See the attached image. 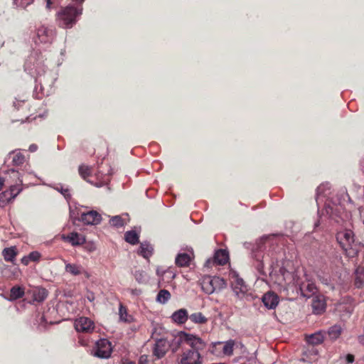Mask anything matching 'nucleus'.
<instances>
[{"label":"nucleus","mask_w":364,"mask_h":364,"mask_svg":"<svg viewBox=\"0 0 364 364\" xmlns=\"http://www.w3.org/2000/svg\"><path fill=\"white\" fill-rule=\"evenodd\" d=\"M176 343L179 346L186 343L188 348H183L181 353L178 355V364H203V358L200 351L203 350L206 343L200 337L180 331L176 338Z\"/></svg>","instance_id":"1"},{"label":"nucleus","mask_w":364,"mask_h":364,"mask_svg":"<svg viewBox=\"0 0 364 364\" xmlns=\"http://www.w3.org/2000/svg\"><path fill=\"white\" fill-rule=\"evenodd\" d=\"M336 240L349 257H355L362 247L361 243L355 240L353 232L350 229H343L338 232Z\"/></svg>","instance_id":"2"},{"label":"nucleus","mask_w":364,"mask_h":364,"mask_svg":"<svg viewBox=\"0 0 364 364\" xmlns=\"http://www.w3.org/2000/svg\"><path fill=\"white\" fill-rule=\"evenodd\" d=\"M82 13L81 9L73 6L63 8L57 14V21L63 28H71L76 23V17Z\"/></svg>","instance_id":"3"},{"label":"nucleus","mask_w":364,"mask_h":364,"mask_svg":"<svg viewBox=\"0 0 364 364\" xmlns=\"http://www.w3.org/2000/svg\"><path fill=\"white\" fill-rule=\"evenodd\" d=\"M202 290L207 294H211L226 287L225 281L219 277L204 276L200 280Z\"/></svg>","instance_id":"4"},{"label":"nucleus","mask_w":364,"mask_h":364,"mask_svg":"<svg viewBox=\"0 0 364 364\" xmlns=\"http://www.w3.org/2000/svg\"><path fill=\"white\" fill-rule=\"evenodd\" d=\"M235 345V341L232 339L225 342H214L210 345L208 351L217 357H230L233 354Z\"/></svg>","instance_id":"5"},{"label":"nucleus","mask_w":364,"mask_h":364,"mask_svg":"<svg viewBox=\"0 0 364 364\" xmlns=\"http://www.w3.org/2000/svg\"><path fill=\"white\" fill-rule=\"evenodd\" d=\"M270 245V237H264L260 239L259 242L257 245L256 249L253 251V257L256 260V264H255L257 270L261 275H265V272L264 271V259L266 258L264 254H262L264 250L267 248V245Z\"/></svg>","instance_id":"6"},{"label":"nucleus","mask_w":364,"mask_h":364,"mask_svg":"<svg viewBox=\"0 0 364 364\" xmlns=\"http://www.w3.org/2000/svg\"><path fill=\"white\" fill-rule=\"evenodd\" d=\"M54 36L55 30L53 28L41 25L37 28L33 39L36 44H50Z\"/></svg>","instance_id":"7"},{"label":"nucleus","mask_w":364,"mask_h":364,"mask_svg":"<svg viewBox=\"0 0 364 364\" xmlns=\"http://www.w3.org/2000/svg\"><path fill=\"white\" fill-rule=\"evenodd\" d=\"M112 348L111 343L105 338L96 342L95 346L92 350V355L100 358H108L112 353Z\"/></svg>","instance_id":"8"},{"label":"nucleus","mask_w":364,"mask_h":364,"mask_svg":"<svg viewBox=\"0 0 364 364\" xmlns=\"http://www.w3.org/2000/svg\"><path fill=\"white\" fill-rule=\"evenodd\" d=\"M3 176L5 180V183L9 188H11L12 186H15L16 190L18 189V188H21L23 181L18 171L13 168L9 169L4 173Z\"/></svg>","instance_id":"9"},{"label":"nucleus","mask_w":364,"mask_h":364,"mask_svg":"<svg viewBox=\"0 0 364 364\" xmlns=\"http://www.w3.org/2000/svg\"><path fill=\"white\" fill-rule=\"evenodd\" d=\"M75 328L78 332L91 333L94 331L95 323L89 318L80 317L75 321Z\"/></svg>","instance_id":"10"},{"label":"nucleus","mask_w":364,"mask_h":364,"mask_svg":"<svg viewBox=\"0 0 364 364\" xmlns=\"http://www.w3.org/2000/svg\"><path fill=\"white\" fill-rule=\"evenodd\" d=\"M22 191V188H18L16 190L15 186H11L9 190L0 193V207L6 206L9 203L14 200Z\"/></svg>","instance_id":"11"},{"label":"nucleus","mask_w":364,"mask_h":364,"mask_svg":"<svg viewBox=\"0 0 364 364\" xmlns=\"http://www.w3.org/2000/svg\"><path fill=\"white\" fill-rule=\"evenodd\" d=\"M235 295L240 299L245 298L248 294V287L242 279L236 277L232 284Z\"/></svg>","instance_id":"12"},{"label":"nucleus","mask_w":364,"mask_h":364,"mask_svg":"<svg viewBox=\"0 0 364 364\" xmlns=\"http://www.w3.org/2000/svg\"><path fill=\"white\" fill-rule=\"evenodd\" d=\"M101 220V215L95 210H90L81 215V220L86 225H97Z\"/></svg>","instance_id":"13"},{"label":"nucleus","mask_w":364,"mask_h":364,"mask_svg":"<svg viewBox=\"0 0 364 364\" xmlns=\"http://www.w3.org/2000/svg\"><path fill=\"white\" fill-rule=\"evenodd\" d=\"M313 312L316 314L323 313L326 309V301L322 295L314 296L311 301Z\"/></svg>","instance_id":"14"},{"label":"nucleus","mask_w":364,"mask_h":364,"mask_svg":"<svg viewBox=\"0 0 364 364\" xmlns=\"http://www.w3.org/2000/svg\"><path fill=\"white\" fill-rule=\"evenodd\" d=\"M264 305L269 309H274L279 304V297L274 292L269 291L262 296Z\"/></svg>","instance_id":"15"},{"label":"nucleus","mask_w":364,"mask_h":364,"mask_svg":"<svg viewBox=\"0 0 364 364\" xmlns=\"http://www.w3.org/2000/svg\"><path fill=\"white\" fill-rule=\"evenodd\" d=\"M172 322L176 324H183L188 319V313L186 309H180L174 311L171 316Z\"/></svg>","instance_id":"16"},{"label":"nucleus","mask_w":364,"mask_h":364,"mask_svg":"<svg viewBox=\"0 0 364 364\" xmlns=\"http://www.w3.org/2000/svg\"><path fill=\"white\" fill-rule=\"evenodd\" d=\"M63 238L64 240L71 243L73 245H80L85 242V237L77 232H71L68 235H63Z\"/></svg>","instance_id":"17"},{"label":"nucleus","mask_w":364,"mask_h":364,"mask_svg":"<svg viewBox=\"0 0 364 364\" xmlns=\"http://www.w3.org/2000/svg\"><path fill=\"white\" fill-rule=\"evenodd\" d=\"M168 350V347L164 341H158L154 348L153 353L158 358H161L165 355Z\"/></svg>","instance_id":"18"},{"label":"nucleus","mask_w":364,"mask_h":364,"mask_svg":"<svg viewBox=\"0 0 364 364\" xmlns=\"http://www.w3.org/2000/svg\"><path fill=\"white\" fill-rule=\"evenodd\" d=\"M328 216L330 218L335 219L336 216H337V208L335 209L334 207L327 204L325 205V208L321 212V215H320V220L317 221L314 226L318 227L320 225V220H323V217Z\"/></svg>","instance_id":"19"},{"label":"nucleus","mask_w":364,"mask_h":364,"mask_svg":"<svg viewBox=\"0 0 364 364\" xmlns=\"http://www.w3.org/2000/svg\"><path fill=\"white\" fill-rule=\"evenodd\" d=\"M191 255L192 253H178L175 259L176 264L181 267H188L191 261Z\"/></svg>","instance_id":"20"},{"label":"nucleus","mask_w":364,"mask_h":364,"mask_svg":"<svg viewBox=\"0 0 364 364\" xmlns=\"http://www.w3.org/2000/svg\"><path fill=\"white\" fill-rule=\"evenodd\" d=\"M299 286L301 294L305 297L314 296L316 292V287L312 282L302 283Z\"/></svg>","instance_id":"21"},{"label":"nucleus","mask_w":364,"mask_h":364,"mask_svg":"<svg viewBox=\"0 0 364 364\" xmlns=\"http://www.w3.org/2000/svg\"><path fill=\"white\" fill-rule=\"evenodd\" d=\"M11 160L14 166H21L25 162V156L21 152L11 151L7 156V161Z\"/></svg>","instance_id":"22"},{"label":"nucleus","mask_w":364,"mask_h":364,"mask_svg":"<svg viewBox=\"0 0 364 364\" xmlns=\"http://www.w3.org/2000/svg\"><path fill=\"white\" fill-rule=\"evenodd\" d=\"M153 252L152 245L147 242H141L138 250V254L145 259H149L152 255Z\"/></svg>","instance_id":"23"},{"label":"nucleus","mask_w":364,"mask_h":364,"mask_svg":"<svg viewBox=\"0 0 364 364\" xmlns=\"http://www.w3.org/2000/svg\"><path fill=\"white\" fill-rule=\"evenodd\" d=\"M65 262V270L67 273H69L73 276H77L84 272V269L81 265L77 264Z\"/></svg>","instance_id":"24"},{"label":"nucleus","mask_w":364,"mask_h":364,"mask_svg":"<svg viewBox=\"0 0 364 364\" xmlns=\"http://www.w3.org/2000/svg\"><path fill=\"white\" fill-rule=\"evenodd\" d=\"M17 254L18 251L15 246L4 248L2 251V255L4 257V260L12 263H14V262L15 261V258Z\"/></svg>","instance_id":"25"},{"label":"nucleus","mask_w":364,"mask_h":364,"mask_svg":"<svg viewBox=\"0 0 364 364\" xmlns=\"http://www.w3.org/2000/svg\"><path fill=\"white\" fill-rule=\"evenodd\" d=\"M228 253L226 250H218L215 252L213 262L219 265H223L228 261Z\"/></svg>","instance_id":"26"},{"label":"nucleus","mask_w":364,"mask_h":364,"mask_svg":"<svg viewBox=\"0 0 364 364\" xmlns=\"http://www.w3.org/2000/svg\"><path fill=\"white\" fill-rule=\"evenodd\" d=\"M323 340L324 336L321 331L311 334L306 337V341L312 346L321 344Z\"/></svg>","instance_id":"27"},{"label":"nucleus","mask_w":364,"mask_h":364,"mask_svg":"<svg viewBox=\"0 0 364 364\" xmlns=\"http://www.w3.org/2000/svg\"><path fill=\"white\" fill-rule=\"evenodd\" d=\"M119 316L120 321L122 322L132 323L134 321L132 316L127 313V308L122 304H119Z\"/></svg>","instance_id":"28"},{"label":"nucleus","mask_w":364,"mask_h":364,"mask_svg":"<svg viewBox=\"0 0 364 364\" xmlns=\"http://www.w3.org/2000/svg\"><path fill=\"white\" fill-rule=\"evenodd\" d=\"M126 242L131 245H136L139 242V235L135 230L127 231L124 235Z\"/></svg>","instance_id":"29"},{"label":"nucleus","mask_w":364,"mask_h":364,"mask_svg":"<svg viewBox=\"0 0 364 364\" xmlns=\"http://www.w3.org/2000/svg\"><path fill=\"white\" fill-rule=\"evenodd\" d=\"M24 295V290L23 288L15 286L13 287L10 291V300H16L23 297Z\"/></svg>","instance_id":"30"},{"label":"nucleus","mask_w":364,"mask_h":364,"mask_svg":"<svg viewBox=\"0 0 364 364\" xmlns=\"http://www.w3.org/2000/svg\"><path fill=\"white\" fill-rule=\"evenodd\" d=\"M171 298V294L168 290L161 289L159 291L156 301L160 304H166Z\"/></svg>","instance_id":"31"},{"label":"nucleus","mask_w":364,"mask_h":364,"mask_svg":"<svg viewBox=\"0 0 364 364\" xmlns=\"http://www.w3.org/2000/svg\"><path fill=\"white\" fill-rule=\"evenodd\" d=\"M188 318L195 323L203 324L207 321V318L200 312L192 314Z\"/></svg>","instance_id":"32"},{"label":"nucleus","mask_w":364,"mask_h":364,"mask_svg":"<svg viewBox=\"0 0 364 364\" xmlns=\"http://www.w3.org/2000/svg\"><path fill=\"white\" fill-rule=\"evenodd\" d=\"M355 285L360 288L364 284V267H358L356 271Z\"/></svg>","instance_id":"33"},{"label":"nucleus","mask_w":364,"mask_h":364,"mask_svg":"<svg viewBox=\"0 0 364 364\" xmlns=\"http://www.w3.org/2000/svg\"><path fill=\"white\" fill-rule=\"evenodd\" d=\"M48 296L47 291L45 289H38L33 291L34 300L38 302L43 301Z\"/></svg>","instance_id":"34"},{"label":"nucleus","mask_w":364,"mask_h":364,"mask_svg":"<svg viewBox=\"0 0 364 364\" xmlns=\"http://www.w3.org/2000/svg\"><path fill=\"white\" fill-rule=\"evenodd\" d=\"M328 333L331 339H336L341 333V328L339 326H333L329 328Z\"/></svg>","instance_id":"35"},{"label":"nucleus","mask_w":364,"mask_h":364,"mask_svg":"<svg viewBox=\"0 0 364 364\" xmlns=\"http://www.w3.org/2000/svg\"><path fill=\"white\" fill-rule=\"evenodd\" d=\"M79 173L83 179H86L91 174V167L81 165L79 166Z\"/></svg>","instance_id":"36"},{"label":"nucleus","mask_w":364,"mask_h":364,"mask_svg":"<svg viewBox=\"0 0 364 364\" xmlns=\"http://www.w3.org/2000/svg\"><path fill=\"white\" fill-rule=\"evenodd\" d=\"M55 189L62 193V195L67 199L69 200L71 198V195L70 193V190L68 188H64L63 185L58 184Z\"/></svg>","instance_id":"37"},{"label":"nucleus","mask_w":364,"mask_h":364,"mask_svg":"<svg viewBox=\"0 0 364 364\" xmlns=\"http://www.w3.org/2000/svg\"><path fill=\"white\" fill-rule=\"evenodd\" d=\"M109 223L115 227H122L124 224V220L119 215L112 217Z\"/></svg>","instance_id":"38"},{"label":"nucleus","mask_w":364,"mask_h":364,"mask_svg":"<svg viewBox=\"0 0 364 364\" xmlns=\"http://www.w3.org/2000/svg\"><path fill=\"white\" fill-rule=\"evenodd\" d=\"M134 276L135 279L139 283H144L146 282V274L142 270H136L134 273Z\"/></svg>","instance_id":"39"},{"label":"nucleus","mask_w":364,"mask_h":364,"mask_svg":"<svg viewBox=\"0 0 364 364\" xmlns=\"http://www.w3.org/2000/svg\"><path fill=\"white\" fill-rule=\"evenodd\" d=\"M280 272L284 277V279L287 283H291V281H294V278L291 274L284 269H280Z\"/></svg>","instance_id":"40"},{"label":"nucleus","mask_w":364,"mask_h":364,"mask_svg":"<svg viewBox=\"0 0 364 364\" xmlns=\"http://www.w3.org/2000/svg\"><path fill=\"white\" fill-rule=\"evenodd\" d=\"M14 4L18 6H21L23 8L26 7L33 3V0H14Z\"/></svg>","instance_id":"41"},{"label":"nucleus","mask_w":364,"mask_h":364,"mask_svg":"<svg viewBox=\"0 0 364 364\" xmlns=\"http://www.w3.org/2000/svg\"><path fill=\"white\" fill-rule=\"evenodd\" d=\"M41 253L37 252V251H33V252H31L29 255H28V258H30V260L31 261H33V262H38L39 261L40 258H41Z\"/></svg>","instance_id":"42"},{"label":"nucleus","mask_w":364,"mask_h":364,"mask_svg":"<svg viewBox=\"0 0 364 364\" xmlns=\"http://www.w3.org/2000/svg\"><path fill=\"white\" fill-rule=\"evenodd\" d=\"M139 364H149L148 356L143 355L139 358Z\"/></svg>","instance_id":"43"},{"label":"nucleus","mask_w":364,"mask_h":364,"mask_svg":"<svg viewBox=\"0 0 364 364\" xmlns=\"http://www.w3.org/2000/svg\"><path fill=\"white\" fill-rule=\"evenodd\" d=\"M358 341L360 345L364 346V326H363L361 333L358 336Z\"/></svg>","instance_id":"44"},{"label":"nucleus","mask_w":364,"mask_h":364,"mask_svg":"<svg viewBox=\"0 0 364 364\" xmlns=\"http://www.w3.org/2000/svg\"><path fill=\"white\" fill-rule=\"evenodd\" d=\"M346 360L348 363H353L354 362V355L352 354H347L346 356Z\"/></svg>","instance_id":"45"},{"label":"nucleus","mask_w":364,"mask_h":364,"mask_svg":"<svg viewBox=\"0 0 364 364\" xmlns=\"http://www.w3.org/2000/svg\"><path fill=\"white\" fill-rule=\"evenodd\" d=\"M30 258H28V255L27 256H24L22 259H21V263L24 265H28V263L30 262Z\"/></svg>","instance_id":"46"},{"label":"nucleus","mask_w":364,"mask_h":364,"mask_svg":"<svg viewBox=\"0 0 364 364\" xmlns=\"http://www.w3.org/2000/svg\"><path fill=\"white\" fill-rule=\"evenodd\" d=\"M38 149V146L36 144H31L30 145L29 148H28V150L31 151V152H35Z\"/></svg>","instance_id":"47"},{"label":"nucleus","mask_w":364,"mask_h":364,"mask_svg":"<svg viewBox=\"0 0 364 364\" xmlns=\"http://www.w3.org/2000/svg\"><path fill=\"white\" fill-rule=\"evenodd\" d=\"M309 353H311V355H317L318 352V350L314 348V347H311V348L310 350H309Z\"/></svg>","instance_id":"48"},{"label":"nucleus","mask_w":364,"mask_h":364,"mask_svg":"<svg viewBox=\"0 0 364 364\" xmlns=\"http://www.w3.org/2000/svg\"><path fill=\"white\" fill-rule=\"evenodd\" d=\"M122 364H136V363L134 362H132L131 360L126 359V360H122Z\"/></svg>","instance_id":"49"},{"label":"nucleus","mask_w":364,"mask_h":364,"mask_svg":"<svg viewBox=\"0 0 364 364\" xmlns=\"http://www.w3.org/2000/svg\"><path fill=\"white\" fill-rule=\"evenodd\" d=\"M46 1V8L48 9H50L51 8V5H52V1L51 0H45Z\"/></svg>","instance_id":"50"},{"label":"nucleus","mask_w":364,"mask_h":364,"mask_svg":"<svg viewBox=\"0 0 364 364\" xmlns=\"http://www.w3.org/2000/svg\"><path fill=\"white\" fill-rule=\"evenodd\" d=\"M94 299H95V296H94V295L92 294L87 296V299L90 301H92L94 300Z\"/></svg>","instance_id":"51"},{"label":"nucleus","mask_w":364,"mask_h":364,"mask_svg":"<svg viewBox=\"0 0 364 364\" xmlns=\"http://www.w3.org/2000/svg\"><path fill=\"white\" fill-rule=\"evenodd\" d=\"M38 78H39L40 83L41 84L42 83V80L41 79V75H39Z\"/></svg>","instance_id":"52"},{"label":"nucleus","mask_w":364,"mask_h":364,"mask_svg":"<svg viewBox=\"0 0 364 364\" xmlns=\"http://www.w3.org/2000/svg\"><path fill=\"white\" fill-rule=\"evenodd\" d=\"M321 186H319V187L318 188V192H320V191H321Z\"/></svg>","instance_id":"53"},{"label":"nucleus","mask_w":364,"mask_h":364,"mask_svg":"<svg viewBox=\"0 0 364 364\" xmlns=\"http://www.w3.org/2000/svg\"><path fill=\"white\" fill-rule=\"evenodd\" d=\"M80 342L82 346H85V343L84 342H82V341H80Z\"/></svg>","instance_id":"54"}]
</instances>
